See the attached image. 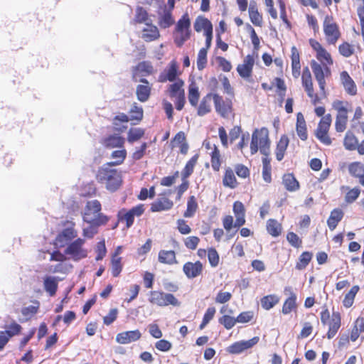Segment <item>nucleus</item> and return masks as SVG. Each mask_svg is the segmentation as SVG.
<instances>
[{"label":"nucleus","instance_id":"393cba45","mask_svg":"<svg viewBox=\"0 0 364 364\" xmlns=\"http://www.w3.org/2000/svg\"><path fill=\"white\" fill-rule=\"evenodd\" d=\"M285 294H288L289 296L285 299L282 311L284 315L291 312L296 311L297 309L296 294L293 291L291 287H286L284 290Z\"/></svg>","mask_w":364,"mask_h":364},{"label":"nucleus","instance_id":"ea45409f","mask_svg":"<svg viewBox=\"0 0 364 364\" xmlns=\"http://www.w3.org/2000/svg\"><path fill=\"white\" fill-rule=\"evenodd\" d=\"M60 280V279L51 276H47L43 279L44 289L50 296L55 295Z\"/></svg>","mask_w":364,"mask_h":364},{"label":"nucleus","instance_id":"2f4dec72","mask_svg":"<svg viewBox=\"0 0 364 364\" xmlns=\"http://www.w3.org/2000/svg\"><path fill=\"white\" fill-rule=\"evenodd\" d=\"M248 13L250 21L257 27H262L263 24L262 15L259 12L256 1H251L248 8Z\"/></svg>","mask_w":364,"mask_h":364},{"label":"nucleus","instance_id":"4d7b16f0","mask_svg":"<svg viewBox=\"0 0 364 364\" xmlns=\"http://www.w3.org/2000/svg\"><path fill=\"white\" fill-rule=\"evenodd\" d=\"M350 106V103L348 101L342 100H334L332 103V107L336 112V116L348 117V107Z\"/></svg>","mask_w":364,"mask_h":364},{"label":"nucleus","instance_id":"bf43d9fd","mask_svg":"<svg viewBox=\"0 0 364 364\" xmlns=\"http://www.w3.org/2000/svg\"><path fill=\"white\" fill-rule=\"evenodd\" d=\"M273 85L276 87V92L279 96V102L282 104L286 95L287 86L283 79L280 77H275Z\"/></svg>","mask_w":364,"mask_h":364},{"label":"nucleus","instance_id":"0e129e2a","mask_svg":"<svg viewBox=\"0 0 364 364\" xmlns=\"http://www.w3.org/2000/svg\"><path fill=\"white\" fill-rule=\"evenodd\" d=\"M110 266L112 275L114 277H118L123 269L122 258L111 257Z\"/></svg>","mask_w":364,"mask_h":364},{"label":"nucleus","instance_id":"13d9d810","mask_svg":"<svg viewBox=\"0 0 364 364\" xmlns=\"http://www.w3.org/2000/svg\"><path fill=\"white\" fill-rule=\"evenodd\" d=\"M279 302V298L275 294H269L260 299L261 306L265 310H269Z\"/></svg>","mask_w":364,"mask_h":364},{"label":"nucleus","instance_id":"a18cd8bd","mask_svg":"<svg viewBox=\"0 0 364 364\" xmlns=\"http://www.w3.org/2000/svg\"><path fill=\"white\" fill-rule=\"evenodd\" d=\"M199 155L196 154L186 164L181 172V179H188L193 173Z\"/></svg>","mask_w":364,"mask_h":364},{"label":"nucleus","instance_id":"9b49d317","mask_svg":"<svg viewBox=\"0 0 364 364\" xmlns=\"http://www.w3.org/2000/svg\"><path fill=\"white\" fill-rule=\"evenodd\" d=\"M184 81L178 78L175 82L168 85L167 92L170 98L174 99L176 109L181 111L186 104L185 90L183 89Z\"/></svg>","mask_w":364,"mask_h":364},{"label":"nucleus","instance_id":"c03bdc74","mask_svg":"<svg viewBox=\"0 0 364 364\" xmlns=\"http://www.w3.org/2000/svg\"><path fill=\"white\" fill-rule=\"evenodd\" d=\"M129 121L134 122L133 124H139L144 117V110L141 106H139L136 102H134L129 112Z\"/></svg>","mask_w":364,"mask_h":364},{"label":"nucleus","instance_id":"4be33fe9","mask_svg":"<svg viewBox=\"0 0 364 364\" xmlns=\"http://www.w3.org/2000/svg\"><path fill=\"white\" fill-rule=\"evenodd\" d=\"M259 340V337L255 336L248 341H240L235 342L228 347L227 351L230 354H240L245 350L253 347L258 343Z\"/></svg>","mask_w":364,"mask_h":364},{"label":"nucleus","instance_id":"79ce46f5","mask_svg":"<svg viewBox=\"0 0 364 364\" xmlns=\"http://www.w3.org/2000/svg\"><path fill=\"white\" fill-rule=\"evenodd\" d=\"M160 263L172 265L177 263L176 252L173 250H160L158 255Z\"/></svg>","mask_w":364,"mask_h":364},{"label":"nucleus","instance_id":"37998d69","mask_svg":"<svg viewBox=\"0 0 364 364\" xmlns=\"http://www.w3.org/2000/svg\"><path fill=\"white\" fill-rule=\"evenodd\" d=\"M119 150H115L112 152L111 158L114 159L113 161L107 162L105 164H108L111 166H119L124 163L127 158V151L124 146L123 148H119Z\"/></svg>","mask_w":364,"mask_h":364},{"label":"nucleus","instance_id":"6e6d98bb","mask_svg":"<svg viewBox=\"0 0 364 364\" xmlns=\"http://www.w3.org/2000/svg\"><path fill=\"white\" fill-rule=\"evenodd\" d=\"M198 208V202L196 198L194 196L188 197L187 200L186 210L183 213L185 218H192L196 213Z\"/></svg>","mask_w":364,"mask_h":364},{"label":"nucleus","instance_id":"c85d7f7f","mask_svg":"<svg viewBox=\"0 0 364 364\" xmlns=\"http://www.w3.org/2000/svg\"><path fill=\"white\" fill-rule=\"evenodd\" d=\"M340 79L342 85L348 95L354 96L357 94L356 85L347 71L344 70L341 73Z\"/></svg>","mask_w":364,"mask_h":364},{"label":"nucleus","instance_id":"b1692460","mask_svg":"<svg viewBox=\"0 0 364 364\" xmlns=\"http://www.w3.org/2000/svg\"><path fill=\"white\" fill-rule=\"evenodd\" d=\"M136 87V95L137 100L141 102H146L150 98L152 90V85L146 78H141Z\"/></svg>","mask_w":364,"mask_h":364},{"label":"nucleus","instance_id":"774afa93","mask_svg":"<svg viewBox=\"0 0 364 364\" xmlns=\"http://www.w3.org/2000/svg\"><path fill=\"white\" fill-rule=\"evenodd\" d=\"M200 238L197 236H188L183 239L185 247L190 250H195L200 243Z\"/></svg>","mask_w":364,"mask_h":364},{"label":"nucleus","instance_id":"e433bc0d","mask_svg":"<svg viewBox=\"0 0 364 364\" xmlns=\"http://www.w3.org/2000/svg\"><path fill=\"white\" fill-rule=\"evenodd\" d=\"M282 184L289 192H295L300 188L299 182L291 173H284L282 176Z\"/></svg>","mask_w":364,"mask_h":364},{"label":"nucleus","instance_id":"dca6fc26","mask_svg":"<svg viewBox=\"0 0 364 364\" xmlns=\"http://www.w3.org/2000/svg\"><path fill=\"white\" fill-rule=\"evenodd\" d=\"M193 28L197 33L203 31V35L205 37V44L207 46L212 44L213 26L209 19L203 16H198L193 23Z\"/></svg>","mask_w":364,"mask_h":364},{"label":"nucleus","instance_id":"6ab92c4d","mask_svg":"<svg viewBox=\"0 0 364 364\" xmlns=\"http://www.w3.org/2000/svg\"><path fill=\"white\" fill-rule=\"evenodd\" d=\"M180 75L178 72V63L173 60H171L167 67L159 74L158 77V82L164 83L167 81L169 82H175L178 77V76Z\"/></svg>","mask_w":364,"mask_h":364},{"label":"nucleus","instance_id":"a211bd4d","mask_svg":"<svg viewBox=\"0 0 364 364\" xmlns=\"http://www.w3.org/2000/svg\"><path fill=\"white\" fill-rule=\"evenodd\" d=\"M346 167L348 175L358 181L360 186L364 188V163L361 161H352L343 165Z\"/></svg>","mask_w":364,"mask_h":364},{"label":"nucleus","instance_id":"473e14b6","mask_svg":"<svg viewBox=\"0 0 364 364\" xmlns=\"http://www.w3.org/2000/svg\"><path fill=\"white\" fill-rule=\"evenodd\" d=\"M291 61L292 76L298 78L301 75L300 53L298 49L293 46L291 48Z\"/></svg>","mask_w":364,"mask_h":364},{"label":"nucleus","instance_id":"412c9836","mask_svg":"<svg viewBox=\"0 0 364 364\" xmlns=\"http://www.w3.org/2000/svg\"><path fill=\"white\" fill-rule=\"evenodd\" d=\"M255 59L252 55H247L242 63L237 65V71L239 75L245 80H249L252 75Z\"/></svg>","mask_w":364,"mask_h":364},{"label":"nucleus","instance_id":"cd10ccee","mask_svg":"<svg viewBox=\"0 0 364 364\" xmlns=\"http://www.w3.org/2000/svg\"><path fill=\"white\" fill-rule=\"evenodd\" d=\"M141 31V38L145 42H152L158 40L161 35L158 27L152 23H146Z\"/></svg>","mask_w":364,"mask_h":364},{"label":"nucleus","instance_id":"4468645a","mask_svg":"<svg viewBox=\"0 0 364 364\" xmlns=\"http://www.w3.org/2000/svg\"><path fill=\"white\" fill-rule=\"evenodd\" d=\"M213 102L215 112L221 117L228 119L233 115V104L231 99H224L219 94L213 93Z\"/></svg>","mask_w":364,"mask_h":364},{"label":"nucleus","instance_id":"a19ab883","mask_svg":"<svg viewBox=\"0 0 364 364\" xmlns=\"http://www.w3.org/2000/svg\"><path fill=\"white\" fill-rule=\"evenodd\" d=\"M289 143V139L288 136L286 134L282 135L277 142L275 150V155L277 161H280L284 159Z\"/></svg>","mask_w":364,"mask_h":364},{"label":"nucleus","instance_id":"8fccbe9b","mask_svg":"<svg viewBox=\"0 0 364 364\" xmlns=\"http://www.w3.org/2000/svg\"><path fill=\"white\" fill-rule=\"evenodd\" d=\"M358 139L353 132L348 131L343 139V146L348 151H355L358 148Z\"/></svg>","mask_w":364,"mask_h":364},{"label":"nucleus","instance_id":"338daca9","mask_svg":"<svg viewBox=\"0 0 364 364\" xmlns=\"http://www.w3.org/2000/svg\"><path fill=\"white\" fill-rule=\"evenodd\" d=\"M246 29L250 32V38L255 50H258L260 47V40L255 28L249 23L246 24Z\"/></svg>","mask_w":364,"mask_h":364},{"label":"nucleus","instance_id":"f704fd0d","mask_svg":"<svg viewBox=\"0 0 364 364\" xmlns=\"http://www.w3.org/2000/svg\"><path fill=\"white\" fill-rule=\"evenodd\" d=\"M296 132L302 141H306L308 139V131L306 127V122L304 114L301 112L296 114Z\"/></svg>","mask_w":364,"mask_h":364},{"label":"nucleus","instance_id":"6e6552de","mask_svg":"<svg viewBox=\"0 0 364 364\" xmlns=\"http://www.w3.org/2000/svg\"><path fill=\"white\" fill-rule=\"evenodd\" d=\"M232 210L236 218L235 223L233 217L230 215H226L222 219L223 226L227 232H229L233 227L242 226L246 222L245 208L242 202L235 201L233 203Z\"/></svg>","mask_w":364,"mask_h":364},{"label":"nucleus","instance_id":"20e7f679","mask_svg":"<svg viewBox=\"0 0 364 364\" xmlns=\"http://www.w3.org/2000/svg\"><path fill=\"white\" fill-rule=\"evenodd\" d=\"M270 139L268 129L265 127L255 129L252 134L250 141V152L254 155L258 151L264 156L270 155Z\"/></svg>","mask_w":364,"mask_h":364},{"label":"nucleus","instance_id":"aec40b11","mask_svg":"<svg viewBox=\"0 0 364 364\" xmlns=\"http://www.w3.org/2000/svg\"><path fill=\"white\" fill-rule=\"evenodd\" d=\"M75 224L73 222L70 223V225L64 228L55 237V243L59 247H63L68 244V242L75 239L77 236V231L75 228Z\"/></svg>","mask_w":364,"mask_h":364},{"label":"nucleus","instance_id":"3c124183","mask_svg":"<svg viewBox=\"0 0 364 364\" xmlns=\"http://www.w3.org/2000/svg\"><path fill=\"white\" fill-rule=\"evenodd\" d=\"M313 258V253L309 251L303 252L299 257L298 261L296 263L295 268L297 270L305 269Z\"/></svg>","mask_w":364,"mask_h":364},{"label":"nucleus","instance_id":"e2e57ef3","mask_svg":"<svg viewBox=\"0 0 364 364\" xmlns=\"http://www.w3.org/2000/svg\"><path fill=\"white\" fill-rule=\"evenodd\" d=\"M145 134V130L142 128H131L127 134V141L132 144L141 139Z\"/></svg>","mask_w":364,"mask_h":364},{"label":"nucleus","instance_id":"39448f33","mask_svg":"<svg viewBox=\"0 0 364 364\" xmlns=\"http://www.w3.org/2000/svg\"><path fill=\"white\" fill-rule=\"evenodd\" d=\"M301 84L307 94V96L310 98L311 104L316 106L320 103L321 98L318 94L314 92L312 75L308 67H305L303 69L301 74ZM314 112L316 116L323 117L326 115L324 114L326 112V108L323 106L316 107Z\"/></svg>","mask_w":364,"mask_h":364},{"label":"nucleus","instance_id":"052dcab7","mask_svg":"<svg viewBox=\"0 0 364 364\" xmlns=\"http://www.w3.org/2000/svg\"><path fill=\"white\" fill-rule=\"evenodd\" d=\"M271 173L270 159L269 156H264L262 158V177L265 182L270 183L272 181Z\"/></svg>","mask_w":364,"mask_h":364},{"label":"nucleus","instance_id":"bb28decb","mask_svg":"<svg viewBox=\"0 0 364 364\" xmlns=\"http://www.w3.org/2000/svg\"><path fill=\"white\" fill-rule=\"evenodd\" d=\"M175 23L171 9L164 7L161 11L158 13V25L161 28L166 29L170 28Z\"/></svg>","mask_w":364,"mask_h":364},{"label":"nucleus","instance_id":"5701e85b","mask_svg":"<svg viewBox=\"0 0 364 364\" xmlns=\"http://www.w3.org/2000/svg\"><path fill=\"white\" fill-rule=\"evenodd\" d=\"M167 192L160 194V197L151 203L150 211L152 213L162 212L171 210L173 202L166 197Z\"/></svg>","mask_w":364,"mask_h":364},{"label":"nucleus","instance_id":"de8ad7c7","mask_svg":"<svg viewBox=\"0 0 364 364\" xmlns=\"http://www.w3.org/2000/svg\"><path fill=\"white\" fill-rule=\"evenodd\" d=\"M149 16L147 11L142 6H136L135 9L134 18L132 21L133 25L141 24L148 23Z\"/></svg>","mask_w":364,"mask_h":364},{"label":"nucleus","instance_id":"c756f323","mask_svg":"<svg viewBox=\"0 0 364 364\" xmlns=\"http://www.w3.org/2000/svg\"><path fill=\"white\" fill-rule=\"evenodd\" d=\"M102 144L107 149L123 148L125 139L118 134H110L102 139Z\"/></svg>","mask_w":364,"mask_h":364},{"label":"nucleus","instance_id":"ddd939ff","mask_svg":"<svg viewBox=\"0 0 364 364\" xmlns=\"http://www.w3.org/2000/svg\"><path fill=\"white\" fill-rule=\"evenodd\" d=\"M145 211L144 204H138L129 210L122 208L117 213L118 222L124 223L126 228H131L134 222L135 217L141 216Z\"/></svg>","mask_w":364,"mask_h":364},{"label":"nucleus","instance_id":"9d476101","mask_svg":"<svg viewBox=\"0 0 364 364\" xmlns=\"http://www.w3.org/2000/svg\"><path fill=\"white\" fill-rule=\"evenodd\" d=\"M323 30L327 44L336 45L341 36V33L331 14L325 16L323 21Z\"/></svg>","mask_w":364,"mask_h":364},{"label":"nucleus","instance_id":"f257e3e1","mask_svg":"<svg viewBox=\"0 0 364 364\" xmlns=\"http://www.w3.org/2000/svg\"><path fill=\"white\" fill-rule=\"evenodd\" d=\"M309 44L315 51L317 60H312L310 62L311 68L318 82L321 94L326 97V78L331 75V66L333 64V59L331 54L316 39H309Z\"/></svg>","mask_w":364,"mask_h":364},{"label":"nucleus","instance_id":"f03ea898","mask_svg":"<svg viewBox=\"0 0 364 364\" xmlns=\"http://www.w3.org/2000/svg\"><path fill=\"white\" fill-rule=\"evenodd\" d=\"M95 178L99 183L105 185L110 192L116 191L122 184L121 172L108 164H104L98 168Z\"/></svg>","mask_w":364,"mask_h":364},{"label":"nucleus","instance_id":"f8f14e48","mask_svg":"<svg viewBox=\"0 0 364 364\" xmlns=\"http://www.w3.org/2000/svg\"><path fill=\"white\" fill-rule=\"evenodd\" d=\"M85 240L78 237L70 242L65 250V254L68 259L79 261L87 257V250L84 247Z\"/></svg>","mask_w":364,"mask_h":364},{"label":"nucleus","instance_id":"49530a36","mask_svg":"<svg viewBox=\"0 0 364 364\" xmlns=\"http://www.w3.org/2000/svg\"><path fill=\"white\" fill-rule=\"evenodd\" d=\"M129 121V116L124 113H121L115 116L112 119L114 129L119 133L123 132L127 128V127L123 125V124L127 123Z\"/></svg>","mask_w":364,"mask_h":364},{"label":"nucleus","instance_id":"09e8293b","mask_svg":"<svg viewBox=\"0 0 364 364\" xmlns=\"http://www.w3.org/2000/svg\"><path fill=\"white\" fill-rule=\"evenodd\" d=\"M321 321L323 325L328 328L327 338L328 339L333 338L341 327V320H321Z\"/></svg>","mask_w":364,"mask_h":364},{"label":"nucleus","instance_id":"7c9ffc66","mask_svg":"<svg viewBox=\"0 0 364 364\" xmlns=\"http://www.w3.org/2000/svg\"><path fill=\"white\" fill-rule=\"evenodd\" d=\"M141 336L139 330L124 331L116 336V341L120 344H128L138 341Z\"/></svg>","mask_w":364,"mask_h":364},{"label":"nucleus","instance_id":"680f3d73","mask_svg":"<svg viewBox=\"0 0 364 364\" xmlns=\"http://www.w3.org/2000/svg\"><path fill=\"white\" fill-rule=\"evenodd\" d=\"M360 288L358 285L353 286L349 291L345 295L344 299L343 300V305L346 307H350L354 302V299L355 295L358 292Z\"/></svg>","mask_w":364,"mask_h":364},{"label":"nucleus","instance_id":"58836bf2","mask_svg":"<svg viewBox=\"0 0 364 364\" xmlns=\"http://www.w3.org/2000/svg\"><path fill=\"white\" fill-rule=\"evenodd\" d=\"M344 216L343 211L340 208H335L331 210L327 220V225L331 230H334L338 224L341 221Z\"/></svg>","mask_w":364,"mask_h":364},{"label":"nucleus","instance_id":"864d4df0","mask_svg":"<svg viewBox=\"0 0 364 364\" xmlns=\"http://www.w3.org/2000/svg\"><path fill=\"white\" fill-rule=\"evenodd\" d=\"M267 232L272 237H278L281 235L282 225L275 219H269L267 222Z\"/></svg>","mask_w":364,"mask_h":364},{"label":"nucleus","instance_id":"1a4fd4ad","mask_svg":"<svg viewBox=\"0 0 364 364\" xmlns=\"http://www.w3.org/2000/svg\"><path fill=\"white\" fill-rule=\"evenodd\" d=\"M331 122V114H327L321 118L317 127L314 130L316 138L324 146H331L333 143V139L329 134Z\"/></svg>","mask_w":364,"mask_h":364},{"label":"nucleus","instance_id":"69168bd1","mask_svg":"<svg viewBox=\"0 0 364 364\" xmlns=\"http://www.w3.org/2000/svg\"><path fill=\"white\" fill-rule=\"evenodd\" d=\"M136 70L139 71L142 76H148L154 72V68L151 63L147 61L139 63L136 65Z\"/></svg>","mask_w":364,"mask_h":364},{"label":"nucleus","instance_id":"a878e982","mask_svg":"<svg viewBox=\"0 0 364 364\" xmlns=\"http://www.w3.org/2000/svg\"><path fill=\"white\" fill-rule=\"evenodd\" d=\"M203 265L200 261L187 262L183 266V271L188 279H193L202 274Z\"/></svg>","mask_w":364,"mask_h":364},{"label":"nucleus","instance_id":"7ed1b4c3","mask_svg":"<svg viewBox=\"0 0 364 364\" xmlns=\"http://www.w3.org/2000/svg\"><path fill=\"white\" fill-rule=\"evenodd\" d=\"M200 92L198 85L192 81L188 85V99L190 105L197 108V114L200 117L205 116L212 110L211 100H213V93H208L203 97L200 103Z\"/></svg>","mask_w":364,"mask_h":364},{"label":"nucleus","instance_id":"72a5a7b5","mask_svg":"<svg viewBox=\"0 0 364 364\" xmlns=\"http://www.w3.org/2000/svg\"><path fill=\"white\" fill-rule=\"evenodd\" d=\"M223 185L224 187L231 189L236 188L239 185V182L237 181L235 174V171L230 167L225 168L223 176Z\"/></svg>","mask_w":364,"mask_h":364},{"label":"nucleus","instance_id":"c9c22d12","mask_svg":"<svg viewBox=\"0 0 364 364\" xmlns=\"http://www.w3.org/2000/svg\"><path fill=\"white\" fill-rule=\"evenodd\" d=\"M341 189L346 191L344 201L347 204L353 203L359 198L361 193V188L358 186L353 187L343 186L341 187Z\"/></svg>","mask_w":364,"mask_h":364},{"label":"nucleus","instance_id":"423d86ee","mask_svg":"<svg viewBox=\"0 0 364 364\" xmlns=\"http://www.w3.org/2000/svg\"><path fill=\"white\" fill-rule=\"evenodd\" d=\"M174 24L173 42L177 47L181 48L191 37V21L189 14L185 12Z\"/></svg>","mask_w":364,"mask_h":364},{"label":"nucleus","instance_id":"4c0bfd02","mask_svg":"<svg viewBox=\"0 0 364 364\" xmlns=\"http://www.w3.org/2000/svg\"><path fill=\"white\" fill-rule=\"evenodd\" d=\"M171 144L173 147H178L182 154L186 155L188 153L189 146L183 132H178L171 141Z\"/></svg>","mask_w":364,"mask_h":364},{"label":"nucleus","instance_id":"2eb2a0df","mask_svg":"<svg viewBox=\"0 0 364 364\" xmlns=\"http://www.w3.org/2000/svg\"><path fill=\"white\" fill-rule=\"evenodd\" d=\"M149 301L154 305L166 306L180 305L178 300L171 294H165L161 291H151L149 294Z\"/></svg>","mask_w":364,"mask_h":364},{"label":"nucleus","instance_id":"603ef678","mask_svg":"<svg viewBox=\"0 0 364 364\" xmlns=\"http://www.w3.org/2000/svg\"><path fill=\"white\" fill-rule=\"evenodd\" d=\"M210 47L211 45L207 46V44H205L204 48L199 50L197 55V68L198 70H203L206 67L208 63V50Z\"/></svg>","mask_w":364,"mask_h":364},{"label":"nucleus","instance_id":"5fc2aeb1","mask_svg":"<svg viewBox=\"0 0 364 364\" xmlns=\"http://www.w3.org/2000/svg\"><path fill=\"white\" fill-rule=\"evenodd\" d=\"M339 54L344 58H350L355 53V46L348 41H343L338 47Z\"/></svg>","mask_w":364,"mask_h":364},{"label":"nucleus","instance_id":"f3484780","mask_svg":"<svg viewBox=\"0 0 364 364\" xmlns=\"http://www.w3.org/2000/svg\"><path fill=\"white\" fill-rule=\"evenodd\" d=\"M203 145L206 149H211V151L209 153L211 167L213 171L218 172L222 166L223 159L218 146L216 144H211L210 141L208 139L204 140Z\"/></svg>","mask_w":364,"mask_h":364},{"label":"nucleus","instance_id":"0eeeda50","mask_svg":"<svg viewBox=\"0 0 364 364\" xmlns=\"http://www.w3.org/2000/svg\"><path fill=\"white\" fill-rule=\"evenodd\" d=\"M101 210L102 205L98 200L87 201L82 214L83 221L88 224L106 225L109 218Z\"/></svg>","mask_w":364,"mask_h":364}]
</instances>
